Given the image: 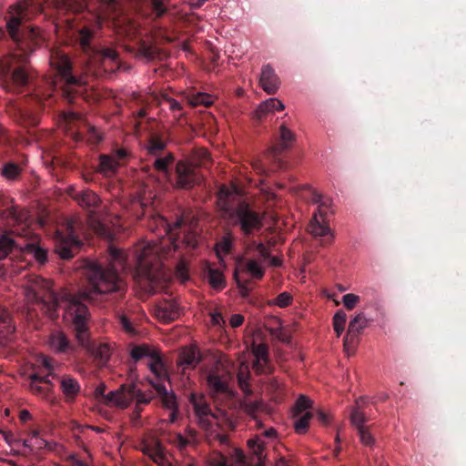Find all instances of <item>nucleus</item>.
I'll use <instances>...</instances> for the list:
<instances>
[{
  "instance_id": "1",
  "label": "nucleus",
  "mask_w": 466,
  "mask_h": 466,
  "mask_svg": "<svg viewBox=\"0 0 466 466\" xmlns=\"http://www.w3.org/2000/svg\"><path fill=\"white\" fill-rule=\"evenodd\" d=\"M108 251L110 261L106 268H103L96 261L85 262L86 276L93 288L90 290L72 294L65 289L56 294L52 290V282L40 277L31 279L25 289L26 299L32 303L42 304L52 319L56 316L57 307L63 305L66 318L71 320L74 327L76 340L87 350H90L86 326L89 313L84 301H90L95 293L121 291L125 287L119 271L126 270L131 253L113 246L109 247Z\"/></svg>"
},
{
  "instance_id": "2",
  "label": "nucleus",
  "mask_w": 466,
  "mask_h": 466,
  "mask_svg": "<svg viewBox=\"0 0 466 466\" xmlns=\"http://www.w3.org/2000/svg\"><path fill=\"white\" fill-rule=\"evenodd\" d=\"M137 263V276L146 279L151 286L153 292L166 282L167 276L162 268L160 247L155 242L138 244L132 251Z\"/></svg>"
},
{
  "instance_id": "3",
  "label": "nucleus",
  "mask_w": 466,
  "mask_h": 466,
  "mask_svg": "<svg viewBox=\"0 0 466 466\" xmlns=\"http://www.w3.org/2000/svg\"><path fill=\"white\" fill-rule=\"evenodd\" d=\"M219 198L221 208L240 227L245 235L260 229L261 217L249 208L248 203L238 192L222 187L219 190Z\"/></svg>"
},
{
  "instance_id": "4",
  "label": "nucleus",
  "mask_w": 466,
  "mask_h": 466,
  "mask_svg": "<svg viewBox=\"0 0 466 466\" xmlns=\"http://www.w3.org/2000/svg\"><path fill=\"white\" fill-rule=\"evenodd\" d=\"M25 5L19 4L15 6V15H12L6 23L8 34L15 47L22 52L21 55L10 58H23V56L31 55L36 48H40L45 42L40 29L36 26L23 24Z\"/></svg>"
},
{
  "instance_id": "5",
  "label": "nucleus",
  "mask_w": 466,
  "mask_h": 466,
  "mask_svg": "<svg viewBox=\"0 0 466 466\" xmlns=\"http://www.w3.org/2000/svg\"><path fill=\"white\" fill-rule=\"evenodd\" d=\"M101 27L100 17H96L95 23L85 25L78 30V46L79 48L88 56V58H118L121 56V50L126 46H114L104 44L100 41L98 31ZM128 52H132V48L127 47Z\"/></svg>"
},
{
  "instance_id": "6",
  "label": "nucleus",
  "mask_w": 466,
  "mask_h": 466,
  "mask_svg": "<svg viewBox=\"0 0 466 466\" xmlns=\"http://www.w3.org/2000/svg\"><path fill=\"white\" fill-rule=\"evenodd\" d=\"M133 400H136L135 411L139 414L141 412L140 406L149 403L151 397L143 393L135 384H123L117 390L108 392L105 405L125 409Z\"/></svg>"
},
{
  "instance_id": "7",
  "label": "nucleus",
  "mask_w": 466,
  "mask_h": 466,
  "mask_svg": "<svg viewBox=\"0 0 466 466\" xmlns=\"http://www.w3.org/2000/svg\"><path fill=\"white\" fill-rule=\"evenodd\" d=\"M189 400L194 408L195 414L198 419L199 426L207 432L206 438L209 444H215L218 442L219 445H227L228 443V435L209 429L211 426L209 416L212 411L204 396L197 393H191Z\"/></svg>"
},
{
  "instance_id": "8",
  "label": "nucleus",
  "mask_w": 466,
  "mask_h": 466,
  "mask_svg": "<svg viewBox=\"0 0 466 466\" xmlns=\"http://www.w3.org/2000/svg\"><path fill=\"white\" fill-rule=\"evenodd\" d=\"M69 195L82 208L89 211L87 218L89 227L101 236L106 235V226L95 214V209L101 203V199L98 195L90 189H84L81 191L73 190Z\"/></svg>"
},
{
  "instance_id": "9",
  "label": "nucleus",
  "mask_w": 466,
  "mask_h": 466,
  "mask_svg": "<svg viewBox=\"0 0 466 466\" xmlns=\"http://www.w3.org/2000/svg\"><path fill=\"white\" fill-rule=\"evenodd\" d=\"M200 160L190 163L178 161L176 167L177 186L180 188H190L198 182L199 177L197 172V166L206 165L209 159V153L206 149H200L198 153Z\"/></svg>"
},
{
  "instance_id": "10",
  "label": "nucleus",
  "mask_w": 466,
  "mask_h": 466,
  "mask_svg": "<svg viewBox=\"0 0 466 466\" xmlns=\"http://www.w3.org/2000/svg\"><path fill=\"white\" fill-rule=\"evenodd\" d=\"M137 449L158 466H172L166 448L155 435L145 436L137 445Z\"/></svg>"
},
{
  "instance_id": "11",
  "label": "nucleus",
  "mask_w": 466,
  "mask_h": 466,
  "mask_svg": "<svg viewBox=\"0 0 466 466\" xmlns=\"http://www.w3.org/2000/svg\"><path fill=\"white\" fill-rule=\"evenodd\" d=\"M76 221H70L67 225L68 236H64L61 232L56 231L55 235V250L63 259L73 258V248H78L80 242L74 235Z\"/></svg>"
},
{
  "instance_id": "12",
  "label": "nucleus",
  "mask_w": 466,
  "mask_h": 466,
  "mask_svg": "<svg viewBox=\"0 0 466 466\" xmlns=\"http://www.w3.org/2000/svg\"><path fill=\"white\" fill-rule=\"evenodd\" d=\"M160 435L164 441L180 451H184L189 447H195L198 444L197 432L190 428L186 429L184 433L162 432Z\"/></svg>"
},
{
  "instance_id": "13",
  "label": "nucleus",
  "mask_w": 466,
  "mask_h": 466,
  "mask_svg": "<svg viewBox=\"0 0 466 466\" xmlns=\"http://www.w3.org/2000/svg\"><path fill=\"white\" fill-rule=\"evenodd\" d=\"M150 384L158 393L162 406L170 411L168 418L167 420H163L162 422L174 423L177 417V403L176 395L173 391H168L165 384L155 382L153 380L150 381Z\"/></svg>"
},
{
  "instance_id": "14",
  "label": "nucleus",
  "mask_w": 466,
  "mask_h": 466,
  "mask_svg": "<svg viewBox=\"0 0 466 466\" xmlns=\"http://www.w3.org/2000/svg\"><path fill=\"white\" fill-rule=\"evenodd\" d=\"M309 231L314 238H323L320 243L322 246L330 245L333 242L334 234L326 222V217L320 218L314 213L309 225Z\"/></svg>"
},
{
  "instance_id": "15",
  "label": "nucleus",
  "mask_w": 466,
  "mask_h": 466,
  "mask_svg": "<svg viewBox=\"0 0 466 466\" xmlns=\"http://www.w3.org/2000/svg\"><path fill=\"white\" fill-rule=\"evenodd\" d=\"M154 314L164 323L175 320L180 315V308L175 299L160 300L156 304Z\"/></svg>"
},
{
  "instance_id": "16",
  "label": "nucleus",
  "mask_w": 466,
  "mask_h": 466,
  "mask_svg": "<svg viewBox=\"0 0 466 466\" xmlns=\"http://www.w3.org/2000/svg\"><path fill=\"white\" fill-rule=\"evenodd\" d=\"M228 380L229 374L225 370H220L218 366L212 369L207 376L208 386L214 393L228 392Z\"/></svg>"
},
{
  "instance_id": "17",
  "label": "nucleus",
  "mask_w": 466,
  "mask_h": 466,
  "mask_svg": "<svg viewBox=\"0 0 466 466\" xmlns=\"http://www.w3.org/2000/svg\"><path fill=\"white\" fill-rule=\"evenodd\" d=\"M366 402L364 398H358L355 404L350 408V421L356 431L368 427L366 423L369 419L364 412Z\"/></svg>"
},
{
  "instance_id": "18",
  "label": "nucleus",
  "mask_w": 466,
  "mask_h": 466,
  "mask_svg": "<svg viewBox=\"0 0 466 466\" xmlns=\"http://www.w3.org/2000/svg\"><path fill=\"white\" fill-rule=\"evenodd\" d=\"M30 379V390L42 398L47 397L49 392L53 389L52 381L47 378V376H40L36 373L31 374L29 376Z\"/></svg>"
},
{
  "instance_id": "19",
  "label": "nucleus",
  "mask_w": 466,
  "mask_h": 466,
  "mask_svg": "<svg viewBox=\"0 0 466 466\" xmlns=\"http://www.w3.org/2000/svg\"><path fill=\"white\" fill-rule=\"evenodd\" d=\"M260 86L268 94H275L279 87V80L272 67L264 66L259 78Z\"/></svg>"
},
{
  "instance_id": "20",
  "label": "nucleus",
  "mask_w": 466,
  "mask_h": 466,
  "mask_svg": "<svg viewBox=\"0 0 466 466\" xmlns=\"http://www.w3.org/2000/svg\"><path fill=\"white\" fill-rule=\"evenodd\" d=\"M179 225L180 221L178 220L173 225L172 228L165 218L160 215H155L150 218L147 227L151 231L155 232L157 237L164 238L169 235L174 228H178Z\"/></svg>"
},
{
  "instance_id": "21",
  "label": "nucleus",
  "mask_w": 466,
  "mask_h": 466,
  "mask_svg": "<svg viewBox=\"0 0 466 466\" xmlns=\"http://www.w3.org/2000/svg\"><path fill=\"white\" fill-rule=\"evenodd\" d=\"M15 326L6 309H0V345H6L13 339Z\"/></svg>"
},
{
  "instance_id": "22",
  "label": "nucleus",
  "mask_w": 466,
  "mask_h": 466,
  "mask_svg": "<svg viewBox=\"0 0 466 466\" xmlns=\"http://www.w3.org/2000/svg\"><path fill=\"white\" fill-rule=\"evenodd\" d=\"M235 270L238 271L239 276L240 273H247L251 277V279L256 280L261 279L265 274V270L261 263L253 258H248L245 261L239 262Z\"/></svg>"
},
{
  "instance_id": "23",
  "label": "nucleus",
  "mask_w": 466,
  "mask_h": 466,
  "mask_svg": "<svg viewBox=\"0 0 466 466\" xmlns=\"http://www.w3.org/2000/svg\"><path fill=\"white\" fill-rule=\"evenodd\" d=\"M284 104L276 97H270L258 105L254 112V117L262 119L267 116L273 114L275 111L284 110Z\"/></svg>"
},
{
  "instance_id": "24",
  "label": "nucleus",
  "mask_w": 466,
  "mask_h": 466,
  "mask_svg": "<svg viewBox=\"0 0 466 466\" xmlns=\"http://www.w3.org/2000/svg\"><path fill=\"white\" fill-rule=\"evenodd\" d=\"M204 277L207 279L212 289L216 290H221L226 286L222 271L219 268H214L210 263L205 264Z\"/></svg>"
},
{
  "instance_id": "25",
  "label": "nucleus",
  "mask_w": 466,
  "mask_h": 466,
  "mask_svg": "<svg viewBox=\"0 0 466 466\" xmlns=\"http://www.w3.org/2000/svg\"><path fill=\"white\" fill-rule=\"evenodd\" d=\"M209 420L211 421H216L217 428H227L229 430H234L237 424L236 419L227 410L222 409H217L214 412H211ZM209 429L219 432L217 429H213L212 425L209 427Z\"/></svg>"
},
{
  "instance_id": "26",
  "label": "nucleus",
  "mask_w": 466,
  "mask_h": 466,
  "mask_svg": "<svg viewBox=\"0 0 466 466\" xmlns=\"http://www.w3.org/2000/svg\"><path fill=\"white\" fill-rule=\"evenodd\" d=\"M148 366L151 372L155 375V378L150 379L149 382L153 380L155 382L164 384L168 380L167 370L157 353L151 356Z\"/></svg>"
},
{
  "instance_id": "27",
  "label": "nucleus",
  "mask_w": 466,
  "mask_h": 466,
  "mask_svg": "<svg viewBox=\"0 0 466 466\" xmlns=\"http://www.w3.org/2000/svg\"><path fill=\"white\" fill-rule=\"evenodd\" d=\"M253 355L255 357V361L253 364L254 370L260 373L265 371V366L268 363V349L266 344L260 343L258 345H254L252 349Z\"/></svg>"
},
{
  "instance_id": "28",
  "label": "nucleus",
  "mask_w": 466,
  "mask_h": 466,
  "mask_svg": "<svg viewBox=\"0 0 466 466\" xmlns=\"http://www.w3.org/2000/svg\"><path fill=\"white\" fill-rule=\"evenodd\" d=\"M199 361L198 351L194 347L185 348L179 355L178 364L183 369H193Z\"/></svg>"
},
{
  "instance_id": "29",
  "label": "nucleus",
  "mask_w": 466,
  "mask_h": 466,
  "mask_svg": "<svg viewBox=\"0 0 466 466\" xmlns=\"http://www.w3.org/2000/svg\"><path fill=\"white\" fill-rule=\"evenodd\" d=\"M279 138L281 144L271 148V151L275 155H279L283 150L289 148L292 142L295 140V135L285 125H281L279 127Z\"/></svg>"
},
{
  "instance_id": "30",
  "label": "nucleus",
  "mask_w": 466,
  "mask_h": 466,
  "mask_svg": "<svg viewBox=\"0 0 466 466\" xmlns=\"http://www.w3.org/2000/svg\"><path fill=\"white\" fill-rule=\"evenodd\" d=\"M99 159L100 162L97 169L99 173L106 177H109L116 172L119 167V162L113 156L101 155Z\"/></svg>"
},
{
  "instance_id": "31",
  "label": "nucleus",
  "mask_w": 466,
  "mask_h": 466,
  "mask_svg": "<svg viewBox=\"0 0 466 466\" xmlns=\"http://www.w3.org/2000/svg\"><path fill=\"white\" fill-rule=\"evenodd\" d=\"M49 346L54 351L58 353L66 352L70 349L67 338L61 331H56L50 335Z\"/></svg>"
},
{
  "instance_id": "32",
  "label": "nucleus",
  "mask_w": 466,
  "mask_h": 466,
  "mask_svg": "<svg viewBox=\"0 0 466 466\" xmlns=\"http://www.w3.org/2000/svg\"><path fill=\"white\" fill-rule=\"evenodd\" d=\"M60 387L63 394L68 400H73L80 390V385L78 381L76 379L69 376L63 377L61 379Z\"/></svg>"
},
{
  "instance_id": "33",
  "label": "nucleus",
  "mask_w": 466,
  "mask_h": 466,
  "mask_svg": "<svg viewBox=\"0 0 466 466\" xmlns=\"http://www.w3.org/2000/svg\"><path fill=\"white\" fill-rule=\"evenodd\" d=\"M238 382L240 389L246 393L250 394L251 390L249 389L248 380H249V368L248 366L241 362L238 370Z\"/></svg>"
},
{
  "instance_id": "34",
  "label": "nucleus",
  "mask_w": 466,
  "mask_h": 466,
  "mask_svg": "<svg viewBox=\"0 0 466 466\" xmlns=\"http://www.w3.org/2000/svg\"><path fill=\"white\" fill-rule=\"evenodd\" d=\"M92 354L99 365H105L111 356V350L108 344L100 343L92 350Z\"/></svg>"
},
{
  "instance_id": "35",
  "label": "nucleus",
  "mask_w": 466,
  "mask_h": 466,
  "mask_svg": "<svg viewBox=\"0 0 466 466\" xmlns=\"http://www.w3.org/2000/svg\"><path fill=\"white\" fill-rule=\"evenodd\" d=\"M215 97L208 93L198 92L196 94H192L188 97V101L190 105L193 106H209L214 103Z\"/></svg>"
},
{
  "instance_id": "36",
  "label": "nucleus",
  "mask_w": 466,
  "mask_h": 466,
  "mask_svg": "<svg viewBox=\"0 0 466 466\" xmlns=\"http://www.w3.org/2000/svg\"><path fill=\"white\" fill-rule=\"evenodd\" d=\"M63 65L59 68L61 76L66 79L67 84L70 85H85L86 82L82 78H77L71 75L70 60H62Z\"/></svg>"
},
{
  "instance_id": "37",
  "label": "nucleus",
  "mask_w": 466,
  "mask_h": 466,
  "mask_svg": "<svg viewBox=\"0 0 466 466\" xmlns=\"http://www.w3.org/2000/svg\"><path fill=\"white\" fill-rule=\"evenodd\" d=\"M166 147V143L157 136H152L146 146L147 153L151 156H157Z\"/></svg>"
},
{
  "instance_id": "38",
  "label": "nucleus",
  "mask_w": 466,
  "mask_h": 466,
  "mask_svg": "<svg viewBox=\"0 0 466 466\" xmlns=\"http://www.w3.org/2000/svg\"><path fill=\"white\" fill-rule=\"evenodd\" d=\"M109 12L108 15H112V19H116L124 14L123 1L124 0H102Z\"/></svg>"
},
{
  "instance_id": "39",
  "label": "nucleus",
  "mask_w": 466,
  "mask_h": 466,
  "mask_svg": "<svg viewBox=\"0 0 466 466\" xmlns=\"http://www.w3.org/2000/svg\"><path fill=\"white\" fill-rule=\"evenodd\" d=\"M11 78L15 85L22 86L28 83L29 73L25 66H18L12 71Z\"/></svg>"
},
{
  "instance_id": "40",
  "label": "nucleus",
  "mask_w": 466,
  "mask_h": 466,
  "mask_svg": "<svg viewBox=\"0 0 466 466\" xmlns=\"http://www.w3.org/2000/svg\"><path fill=\"white\" fill-rule=\"evenodd\" d=\"M24 446L31 450H41L47 446L46 440L41 438L36 431H32L30 437L24 441Z\"/></svg>"
},
{
  "instance_id": "41",
  "label": "nucleus",
  "mask_w": 466,
  "mask_h": 466,
  "mask_svg": "<svg viewBox=\"0 0 466 466\" xmlns=\"http://www.w3.org/2000/svg\"><path fill=\"white\" fill-rule=\"evenodd\" d=\"M368 319L363 313L357 314L350 321L348 327L350 332L360 334L368 326Z\"/></svg>"
},
{
  "instance_id": "42",
  "label": "nucleus",
  "mask_w": 466,
  "mask_h": 466,
  "mask_svg": "<svg viewBox=\"0 0 466 466\" xmlns=\"http://www.w3.org/2000/svg\"><path fill=\"white\" fill-rule=\"evenodd\" d=\"M248 445L256 455L257 461L264 460V441H262L261 437L256 436L254 439L249 440L248 441Z\"/></svg>"
},
{
  "instance_id": "43",
  "label": "nucleus",
  "mask_w": 466,
  "mask_h": 466,
  "mask_svg": "<svg viewBox=\"0 0 466 466\" xmlns=\"http://www.w3.org/2000/svg\"><path fill=\"white\" fill-rule=\"evenodd\" d=\"M312 200L315 203H319V208H318V212H316L318 214V216H319L320 218L327 217V215H328V208L331 205V200L329 198H328L323 197L320 194H315L313 196Z\"/></svg>"
},
{
  "instance_id": "44",
  "label": "nucleus",
  "mask_w": 466,
  "mask_h": 466,
  "mask_svg": "<svg viewBox=\"0 0 466 466\" xmlns=\"http://www.w3.org/2000/svg\"><path fill=\"white\" fill-rule=\"evenodd\" d=\"M346 321H347V315L343 310L339 309L334 314L333 329L338 337H339L342 334L344 328H345Z\"/></svg>"
},
{
  "instance_id": "45",
  "label": "nucleus",
  "mask_w": 466,
  "mask_h": 466,
  "mask_svg": "<svg viewBox=\"0 0 466 466\" xmlns=\"http://www.w3.org/2000/svg\"><path fill=\"white\" fill-rule=\"evenodd\" d=\"M359 334L357 333H354V332H350L349 330H347V334L344 338V341H343V347H344V351L346 352L347 355H352L355 351V349H356V346H357V336Z\"/></svg>"
},
{
  "instance_id": "46",
  "label": "nucleus",
  "mask_w": 466,
  "mask_h": 466,
  "mask_svg": "<svg viewBox=\"0 0 466 466\" xmlns=\"http://www.w3.org/2000/svg\"><path fill=\"white\" fill-rule=\"evenodd\" d=\"M130 354H131V357H132L133 360H141L144 357H148L149 360H150L151 356H154L155 354H157V352L154 351V350H151L146 345H141V346L134 347L131 350Z\"/></svg>"
},
{
  "instance_id": "47",
  "label": "nucleus",
  "mask_w": 466,
  "mask_h": 466,
  "mask_svg": "<svg viewBox=\"0 0 466 466\" xmlns=\"http://www.w3.org/2000/svg\"><path fill=\"white\" fill-rule=\"evenodd\" d=\"M174 157L172 154H167L163 157H157L154 160V167L163 173H167L168 167L173 163Z\"/></svg>"
},
{
  "instance_id": "48",
  "label": "nucleus",
  "mask_w": 466,
  "mask_h": 466,
  "mask_svg": "<svg viewBox=\"0 0 466 466\" xmlns=\"http://www.w3.org/2000/svg\"><path fill=\"white\" fill-rule=\"evenodd\" d=\"M312 418V413L310 411H306L301 417H299L294 422V428L297 433L303 434L307 431L309 428V421Z\"/></svg>"
},
{
  "instance_id": "49",
  "label": "nucleus",
  "mask_w": 466,
  "mask_h": 466,
  "mask_svg": "<svg viewBox=\"0 0 466 466\" xmlns=\"http://www.w3.org/2000/svg\"><path fill=\"white\" fill-rule=\"evenodd\" d=\"M241 406L246 413L255 417L256 414L261 410L262 402L259 400H244Z\"/></svg>"
},
{
  "instance_id": "50",
  "label": "nucleus",
  "mask_w": 466,
  "mask_h": 466,
  "mask_svg": "<svg viewBox=\"0 0 466 466\" xmlns=\"http://www.w3.org/2000/svg\"><path fill=\"white\" fill-rule=\"evenodd\" d=\"M311 406L312 400L305 395H300L295 402L293 411L295 415H299L306 410L311 408Z\"/></svg>"
},
{
  "instance_id": "51",
  "label": "nucleus",
  "mask_w": 466,
  "mask_h": 466,
  "mask_svg": "<svg viewBox=\"0 0 466 466\" xmlns=\"http://www.w3.org/2000/svg\"><path fill=\"white\" fill-rule=\"evenodd\" d=\"M20 173H21V168L19 167V166H17L16 164H14V163H7L2 168V175L6 179H9V180L15 179L16 177H18Z\"/></svg>"
},
{
  "instance_id": "52",
  "label": "nucleus",
  "mask_w": 466,
  "mask_h": 466,
  "mask_svg": "<svg viewBox=\"0 0 466 466\" xmlns=\"http://www.w3.org/2000/svg\"><path fill=\"white\" fill-rule=\"evenodd\" d=\"M207 461L209 466H234L229 465L227 457L219 451L212 452Z\"/></svg>"
},
{
  "instance_id": "53",
  "label": "nucleus",
  "mask_w": 466,
  "mask_h": 466,
  "mask_svg": "<svg viewBox=\"0 0 466 466\" xmlns=\"http://www.w3.org/2000/svg\"><path fill=\"white\" fill-rule=\"evenodd\" d=\"M14 248V240L3 236L0 238V260L5 258Z\"/></svg>"
},
{
  "instance_id": "54",
  "label": "nucleus",
  "mask_w": 466,
  "mask_h": 466,
  "mask_svg": "<svg viewBox=\"0 0 466 466\" xmlns=\"http://www.w3.org/2000/svg\"><path fill=\"white\" fill-rule=\"evenodd\" d=\"M360 442L365 446H373L375 443V439L370 432V427H366L357 431Z\"/></svg>"
},
{
  "instance_id": "55",
  "label": "nucleus",
  "mask_w": 466,
  "mask_h": 466,
  "mask_svg": "<svg viewBox=\"0 0 466 466\" xmlns=\"http://www.w3.org/2000/svg\"><path fill=\"white\" fill-rule=\"evenodd\" d=\"M234 279H235V280L237 282V285H238V288L239 289L240 295L242 297L248 296V294L250 292L249 281L247 280V279H242L241 277L238 275V270H235Z\"/></svg>"
},
{
  "instance_id": "56",
  "label": "nucleus",
  "mask_w": 466,
  "mask_h": 466,
  "mask_svg": "<svg viewBox=\"0 0 466 466\" xmlns=\"http://www.w3.org/2000/svg\"><path fill=\"white\" fill-rule=\"evenodd\" d=\"M360 302V297L353 293L345 294L342 297V303L346 309L349 310L353 309L357 304Z\"/></svg>"
},
{
  "instance_id": "57",
  "label": "nucleus",
  "mask_w": 466,
  "mask_h": 466,
  "mask_svg": "<svg viewBox=\"0 0 466 466\" xmlns=\"http://www.w3.org/2000/svg\"><path fill=\"white\" fill-rule=\"evenodd\" d=\"M147 2L157 17H160L166 13V7L162 0H147Z\"/></svg>"
},
{
  "instance_id": "58",
  "label": "nucleus",
  "mask_w": 466,
  "mask_h": 466,
  "mask_svg": "<svg viewBox=\"0 0 466 466\" xmlns=\"http://www.w3.org/2000/svg\"><path fill=\"white\" fill-rule=\"evenodd\" d=\"M39 361L41 363V365L48 370V373H47V378L48 377H53L55 378L56 377V374L54 373V370H55V362L54 360L49 358V357H46V356H41L39 358Z\"/></svg>"
},
{
  "instance_id": "59",
  "label": "nucleus",
  "mask_w": 466,
  "mask_h": 466,
  "mask_svg": "<svg viewBox=\"0 0 466 466\" xmlns=\"http://www.w3.org/2000/svg\"><path fill=\"white\" fill-rule=\"evenodd\" d=\"M176 276L181 281L185 282L187 277V267L185 261H179L176 268Z\"/></svg>"
},
{
  "instance_id": "60",
  "label": "nucleus",
  "mask_w": 466,
  "mask_h": 466,
  "mask_svg": "<svg viewBox=\"0 0 466 466\" xmlns=\"http://www.w3.org/2000/svg\"><path fill=\"white\" fill-rule=\"evenodd\" d=\"M229 455L232 461H234L232 465L238 466L245 463V456L241 450L234 448L232 451L229 453Z\"/></svg>"
},
{
  "instance_id": "61",
  "label": "nucleus",
  "mask_w": 466,
  "mask_h": 466,
  "mask_svg": "<svg viewBox=\"0 0 466 466\" xmlns=\"http://www.w3.org/2000/svg\"><path fill=\"white\" fill-rule=\"evenodd\" d=\"M119 322L122 326V329L127 332L128 334H136V329L133 327L131 321L126 315L119 316Z\"/></svg>"
},
{
  "instance_id": "62",
  "label": "nucleus",
  "mask_w": 466,
  "mask_h": 466,
  "mask_svg": "<svg viewBox=\"0 0 466 466\" xmlns=\"http://www.w3.org/2000/svg\"><path fill=\"white\" fill-rule=\"evenodd\" d=\"M291 299L288 292H282L275 299V304L280 308H285L290 304Z\"/></svg>"
},
{
  "instance_id": "63",
  "label": "nucleus",
  "mask_w": 466,
  "mask_h": 466,
  "mask_svg": "<svg viewBox=\"0 0 466 466\" xmlns=\"http://www.w3.org/2000/svg\"><path fill=\"white\" fill-rule=\"evenodd\" d=\"M95 398L102 404H105L106 398L108 396V393H106V385L99 384L94 392Z\"/></svg>"
},
{
  "instance_id": "64",
  "label": "nucleus",
  "mask_w": 466,
  "mask_h": 466,
  "mask_svg": "<svg viewBox=\"0 0 466 466\" xmlns=\"http://www.w3.org/2000/svg\"><path fill=\"white\" fill-rule=\"evenodd\" d=\"M86 139L89 143L96 144L101 141L102 137L94 127H89Z\"/></svg>"
}]
</instances>
